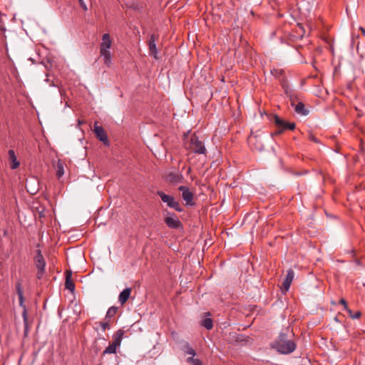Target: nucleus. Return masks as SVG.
I'll return each mask as SVG.
<instances>
[{
	"instance_id": "nucleus-31",
	"label": "nucleus",
	"mask_w": 365,
	"mask_h": 365,
	"mask_svg": "<svg viewBox=\"0 0 365 365\" xmlns=\"http://www.w3.org/2000/svg\"><path fill=\"white\" fill-rule=\"evenodd\" d=\"M0 31H1L3 34L6 31V28L4 26V24L1 20H0Z\"/></svg>"
},
{
	"instance_id": "nucleus-14",
	"label": "nucleus",
	"mask_w": 365,
	"mask_h": 365,
	"mask_svg": "<svg viewBox=\"0 0 365 365\" xmlns=\"http://www.w3.org/2000/svg\"><path fill=\"white\" fill-rule=\"evenodd\" d=\"M66 282H65V287L73 292L75 289V284L72 279V272L71 270L66 271Z\"/></svg>"
},
{
	"instance_id": "nucleus-32",
	"label": "nucleus",
	"mask_w": 365,
	"mask_h": 365,
	"mask_svg": "<svg viewBox=\"0 0 365 365\" xmlns=\"http://www.w3.org/2000/svg\"><path fill=\"white\" fill-rule=\"evenodd\" d=\"M283 133V131L282 130V129L277 128V129L272 133V136H274V135H280Z\"/></svg>"
},
{
	"instance_id": "nucleus-10",
	"label": "nucleus",
	"mask_w": 365,
	"mask_h": 365,
	"mask_svg": "<svg viewBox=\"0 0 365 365\" xmlns=\"http://www.w3.org/2000/svg\"><path fill=\"white\" fill-rule=\"evenodd\" d=\"M93 130L97 138L100 141L103 142L104 145H108L109 140L108 139L107 134L102 126L98 125L97 122L94 124Z\"/></svg>"
},
{
	"instance_id": "nucleus-25",
	"label": "nucleus",
	"mask_w": 365,
	"mask_h": 365,
	"mask_svg": "<svg viewBox=\"0 0 365 365\" xmlns=\"http://www.w3.org/2000/svg\"><path fill=\"white\" fill-rule=\"evenodd\" d=\"M117 312H118L117 307L113 306V307H110L106 313V319L112 318L113 317H114L116 314Z\"/></svg>"
},
{
	"instance_id": "nucleus-35",
	"label": "nucleus",
	"mask_w": 365,
	"mask_h": 365,
	"mask_svg": "<svg viewBox=\"0 0 365 365\" xmlns=\"http://www.w3.org/2000/svg\"><path fill=\"white\" fill-rule=\"evenodd\" d=\"M191 172V168H189L187 170V173H190Z\"/></svg>"
},
{
	"instance_id": "nucleus-27",
	"label": "nucleus",
	"mask_w": 365,
	"mask_h": 365,
	"mask_svg": "<svg viewBox=\"0 0 365 365\" xmlns=\"http://www.w3.org/2000/svg\"><path fill=\"white\" fill-rule=\"evenodd\" d=\"M64 174L63 165L58 162L57 164L56 176L58 178H61Z\"/></svg>"
},
{
	"instance_id": "nucleus-4",
	"label": "nucleus",
	"mask_w": 365,
	"mask_h": 365,
	"mask_svg": "<svg viewBox=\"0 0 365 365\" xmlns=\"http://www.w3.org/2000/svg\"><path fill=\"white\" fill-rule=\"evenodd\" d=\"M157 195L160 197L163 202L167 203L168 207L175 209L178 212L182 211V208L179 202L176 201L173 196L167 195L160 190L157 191Z\"/></svg>"
},
{
	"instance_id": "nucleus-26",
	"label": "nucleus",
	"mask_w": 365,
	"mask_h": 365,
	"mask_svg": "<svg viewBox=\"0 0 365 365\" xmlns=\"http://www.w3.org/2000/svg\"><path fill=\"white\" fill-rule=\"evenodd\" d=\"M187 361L190 364L192 365H202V362L201 360L197 358H194V356H192L190 357H188L187 359Z\"/></svg>"
},
{
	"instance_id": "nucleus-22",
	"label": "nucleus",
	"mask_w": 365,
	"mask_h": 365,
	"mask_svg": "<svg viewBox=\"0 0 365 365\" xmlns=\"http://www.w3.org/2000/svg\"><path fill=\"white\" fill-rule=\"evenodd\" d=\"M118 346L115 345L113 342L109 344L108 347L103 351L102 355H105L107 354H115L116 353V349Z\"/></svg>"
},
{
	"instance_id": "nucleus-30",
	"label": "nucleus",
	"mask_w": 365,
	"mask_h": 365,
	"mask_svg": "<svg viewBox=\"0 0 365 365\" xmlns=\"http://www.w3.org/2000/svg\"><path fill=\"white\" fill-rule=\"evenodd\" d=\"M79 1V4L81 6V8L84 10V11H87L88 10V8H87V6H86V4L84 2L83 0H78Z\"/></svg>"
},
{
	"instance_id": "nucleus-11",
	"label": "nucleus",
	"mask_w": 365,
	"mask_h": 365,
	"mask_svg": "<svg viewBox=\"0 0 365 365\" xmlns=\"http://www.w3.org/2000/svg\"><path fill=\"white\" fill-rule=\"evenodd\" d=\"M165 222L170 229H178L182 226L181 222L174 213H173L171 216L165 217Z\"/></svg>"
},
{
	"instance_id": "nucleus-6",
	"label": "nucleus",
	"mask_w": 365,
	"mask_h": 365,
	"mask_svg": "<svg viewBox=\"0 0 365 365\" xmlns=\"http://www.w3.org/2000/svg\"><path fill=\"white\" fill-rule=\"evenodd\" d=\"M189 149L197 154H205L206 153L204 143L200 140L196 135L191 136Z\"/></svg>"
},
{
	"instance_id": "nucleus-21",
	"label": "nucleus",
	"mask_w": 365,
	"mask_h": 365,
	"mask_svg": "<svg viewBox=\"0 0 365 365\" xmlns=\"http://www.w3.org/2000/svg\"><path fill=\"white\" fill-rule=\"evenodd\" d=\"M23 313L22 317L24 319V335L27 336L29 331V322H28V315H27V310L26 307H24L23 309Z\"/></svg>"
},
{
	"instance_id": "nucleus-18",
	"label": "nucleus",
	"mask_w": 365,
	"mask_h": 365,
	"mask_svg": "<svg viewBox=\"0 0 365 365\" xmlns=\"http://www.w3.org/2000/svg\"><path fill=\"white\" fill-rule=\"evenodd\" d=\"M9 158L10 161V167L11 169H16L19 166V163L18 162L15 152L13 150H9L8 152Z\"/></svg>"
},
{
	"instance_id": "nucleus-7",
	"label": "nucleus",
	"mask_w": 365,
	"mask_h": 365,
	"mask_svg": "<svg viewBox=\"0 0 365 365\" xmlns=\"http://www.w3.org/2000/svg\"><path fill=\"white\" fill-rule=\"evenodd\" d=\"M274 125L282 129V130L284 132L285 130H293L296 128V125L294 123H289L287 122L283 119H282L279 115H272V118L270 119Z\"/></svg>"
},
{
	"instance_id": "nucleus-24",
	"label": "nucleus",
	"mask_w": 365,
	"mask_h": 365,
	"mask_svg": "<svg viewBox=\"0 0 365 365\" xmlns=\"http://www.w3.org/2000/svg\"><path fill=\"white\" fill-rule=\"evenodd\" d=\"M202 326L208 330L211 329L213 327L212 320L210 318H205L202 322Z\"/></svg>"
},
{
	"instance_id": "nucleus-15",
	"label": "nucleus",
	"mask_w": 365,
	"mask_h": 365,
	"mask_svg": "<svg viewBox=\"0 0 365 365\" xmlns=\"http://www.w3.org/2000/svg\"><path fill=\"white\" fill-rule=\"evenodd\" d=\"M16 291L19 297V305L24 309L26 306L24 305V292L22 289L21 282L19 280L16 284Z\"/></svg>"
},
{
	"instance_id": "nucleus-29",
	"label": "nucleus",
	"mask_w": 365,
	"mask_h": 365,
	"mask_svg": "<svg viewBox=\"0 0 365 365\" xmlns=\"http://www.w3.org/2000/svg\"><path fill=\"white\" fill-rule=\"evenodd\" d=\"M308 138L310 140L314 142L315 143H319V140L312 133H309V134Z\"/></svg>"
},
{
	"instance_id": "nucleus-20",
	"label": "nucleus",
	"mask_w": 365,
	"mask_h": 365,
	"mask_svg": "<svg viewBox=\"0 0 365 365\" xmlns=\"http://www.w3.org/2000/svg\"><path fill=\"white\" fill-rule=\"evenodd\" d=\"M124 333L123 329H118L113 336V343L118 347L120 346Z\"/></svg>"
},
{
	"instance_id": "nucleus-3",
	"label": "nucleus",
	"mask_w": 365,
	"mask_h": 365,
	"mask_svg": "<svg viewBox=\"0 0 365 365\" xmlns=\"http://www.w3.org/2000/svg\"><path fill=\"white\" fill-rule=\"evenodd\" d=\"M34 264L37 268L36 277L38 279H41L45 274L46 261L40 250L36 251Z\"/></svg>"
},
{
	"instance_id": "nucleus-33",
	"label": "nucleus",
	"mask_w": 365,
	"mask_h": 365,
	"mask_svg": "<svg viewBox=\"0 0 365 365\" xmlns=\"http://www.w3.org/2000/svg\"><path fill=\"white\" fill-rule=\"evenodd\" d=\"M126 6L128 7V8H132V9H133L135 10L138 9V6L135 5L134 4H126Z\"/></svg>"
},
{
	"instance_id": "nucleus-12",
	"label": "nucleus",
	"mask_w": 365,
	"mask_h": 365,
	"mask_svg": "<svg viewBox=\"0 0 365 365\" xmlns=\"http://www.w3.org/2000/svg\"><path fill=\"white\" fill-rule=\"evenodd\" d=\"M294 277V272L292 269L287 270V274L286 278L284 279L282 282V289L287 292L290 287V285L293 281Z\"/></svg>"
},
{
	"instance_id": "nucleus-9",
	"label": "nucleus",
	"mask_w": 365,
	"mask_h": 365,
	"mask_svg": "<svg viewBox=\"0 0 365 365\" xmlns=\"http://www.w3.org/2000/svg\"><path fill=\"white\" fill-rule=\"evenodd\" d=\"M159 38L158 35H155L154 34H152L150 36V38L148 41V46L149 48V53L150 56H153L155 59H158V49L156 48L155 41Z\"/></svg>"
},
{
	"instance_id": "nucleus-8",
	"label": "nucleus",
	"mask_w": 365,
	"mask_h": 365,
	"mask_svg": "<svg viewBox=\"0 0 365 365\" xmlns=\"http://www.w3.org/2000/svg\"><path fill=\"white\" fill-rule=\"evenodd\" d=\"M178 190L182 192V197L185 201L187 205L192 206L195 205L193 202L194 193L187 187L180 186Z\"/></svg>"
},
{
	"instance_id": "nucleus-28",
	"label": "nucleus",
	"mask_w": 365,
	"mask_h": 365,
	"mask_svg": "<svg viewBox=\"0 0 365 365\" xmlns=\"http://www.w3.org/2000/svg\"><path fill=\"white\" fill-rule=\"evenodd\" d=\"M100 325L103 331H106V329H109L110 328V322H100Z\"/></svg>"
},
{
	"instance_id": "nucleus-16",
	"label": "nucleus",
	"mask_w": 365,
	"mask_h": 365,
	"mask_svg": "<svg viewBox=\"0 0 365 365\" xmlns=\"http://www.w3.org/2000/svg\"><path fill=\"white\" fill-rule=\"evenodd\" d=\"M339 304H342L344 307V309L348 312L349 316L351 319H359L361 316V312L359 311H357L355 312V315H352V311L348 307L347 302L344 299H341L339 300Z\"/></svg>"
},
{
	"instance_id": "nucleus-19",
	"label": "nucleus",
	"mask_w": 365,
	"mask_h": 365,
	"mask_svg": "<svg viewBox=\"0 0 365 365\" xmlns=\"http://www.w3.org/2000/svg\"><path fill=\"white\" fill-rule=\"evenodd\" d=\"M294 110L297 113L302 115H307L309 113V110L304 107V104L302 101H299L294 106Z\"/></svg>"
},
{
	"instance_id": "nucleus-1",
	"label": "nucleus",
	"mask_w": 365,
	"mask_h": 365,
	"mask_svg": "<svg viewBox=\"0 0 365 365\" xmlns=\"http://www.w3.org/2000/svg\"><path fill=\"white\" fill-rule=\"evenodd\" d=\"M289 328H287L285 331L281 332L277 339L271 344V347L283 354L293 352L296 349V344L289 339Z\"/></svg>"
},
{
	"instance_id": "nucleus-23",
	"label": "nucleus",
	"mask_w": 365,
	"mask_h": 365,
	"mask_svg": "<svg viewBox=\"0 0 365 365\" xmlns=\"http://www.w3.org/2000/svg\"><path fill=\"white\" fill-rule=\"evenodd\" d=\"M182 350L186 354H190L192 356H195V354H196V352H195V349H193L187 342H185L182 345Z\"/></svg>"
},
{
	"instance_id": "nucleus-13",
	"label": "nucleus",
	"mask_w": 365,
	"mask_h": 365,
	"mask_svg": "<svg viewBox=\"0 0 365 365\" xmlns=\"http://www.w3.org/2000/svg\"><path fill=\"white\" fill-rule=\"evenodd\" d=\"M167 180L169 182L176 185L182 182L184 178L182 174L178 173H170L167 176Z\"/></svg>"
},
{
	"instance_id": "nucleus-5",
	"label": "nucleus",
	"mask_w": 365,
	"mask_h": 365,
	"mask_svg": "<svg viewBox=\"0 0 365 365\" xmlns=\"http://www.w3.org/2000/svg\"><path fill=\"white\" fill-rule=\"evenodd\" d=\"M281 85L284 91V93L290 101L291 106L294 107V106L299 102V93L296 91L289 88L288 82L285 79L282 80V81L281 82Z\"/></svg>"
},
{
	"instance_id": "nucleus-2",
	"label": "nucleus",
	"mask_w": 365,
	"mask_h": 365,
	"mask_svg": "<svg viewBox=\"0 0 365 365\" xmlns=\"http://www.w3.org/2000/svg\"><path fill=\"white\" fill-rule=\"evenodd\" d=\"M112 44V41L109 34H104L102 37V43L100 46V53L103 58L104 63L108 66L111 64V55L109 51Z\"/></svg>"
},
{
	"instance_id": "nucleus-36",
	"label": "nucleus",
	"mask_w": 365,
	"mask_h": 365,
	"mask_svg": "<svg viewBox=\"0 0 365 365\" xmlns=\"http://www.w3.org/2000/svg\"><path fill=\"white\" fill-rule=\"evenodd\" d=\"M282 72H283L282 71H280L279 72V74H282Z\"/></svg>"
},
{
	"instance_id": "nucleus-34",
	"label": "nucleus",
	"mask_w": 365,
	"mask_h": 365,
	"mask_svg": "<svg viewBox=\"0 0 365 365\" xmlns=\"http://www.w3.org/2000/svg\"><path fill=\"white\" fill-rule=\"evenodd\" d=\"M360 30L361 31V33L363 35H365V29L364 28H360Z\"/></svg>"
},
{
	"instance_id": "nucleus-17",
	"label": "nucleus",
	"mask_w": 365,
	"mask_h": 365,
	"mask_svg": "<svg viewBox=\"0 0 365 365\" xmlns=\"http://www.w3.org/2000/svg\"><path fill=\"white\" fill-rule=\"evenodd\" d=\"M131 291V288H125L119 294L118 301L122 305L124 304L129 299Z\"/></svg>"
}]
</instances>
